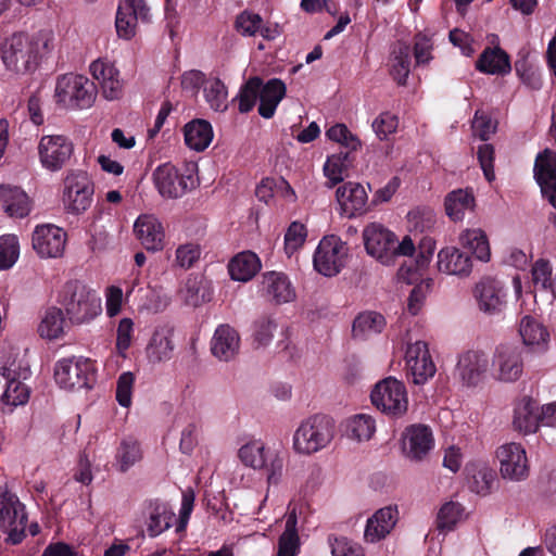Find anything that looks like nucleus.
<instances>
[{"label":"nucleus","instance_id":"nucleus-23","mask_svg":"<svg viewBox=\"0 0 556 556\" xmlns=\"http://www.w3.org/2000/svg\"><path fill=\"white\" fill-rule=\"evenodd\" d=\"M261 294L274 305L291 303L296 299L295 287L281 271H267L262 276Z\"/></svg>","mask_w":556,"mask_h":556},{"label":"nucleus","instance_id":"nucleus-17","mask_svg":"<svg viewBox=\"0 0 556 556\" xmlns=\"http://www.w3.org/2000/svg\"><path fill=\"white\" fill-rule=\"evenodd\" d=\"M338 213L345 218H355L368 212V193L365 187L355 181H348L336 190Z\"/></svg>","mask_w":556,"mask_h":556},{"label":"nucleus","instance_id":"nucleus-12","mask_svg":"<svg viewBox=\"0 0 556 556\" xmlns=\"http://www.w3.org/2000/svg\"><path fill=\"white\" fill-rule=\"evenodd\" d=\"M404 359L406 376L416 386L425 384L435 375L437 367L425 341L408 343Z\"/></svg>","mask_w":556,"mask_h":556},{"label":"nucleus","instance_id":"nucleus-1","mask_svg":"<svg viewBox=\"0 0 556 556\" xmlns=\"http://www.w3.org/2000/svg\"><path fill=\"white\" fill-rule=\"evenodd\" d=\"M56 48L53 30L42 29L29 36L16 33L2 46V63L7 72L15 77L34 74Z\"/></svg>","mask_w":556,"mask_h":556},{"label":"nucleus","instance_id":"nucleus-61","mask_svg":"<svg viewBox=\"0 0 556 556\" xmlns=\"http://www.w3.org/2000/svg\"><path fill=\"white\" fill-rule=\"evenodd\" d=\"M135 383V376L130 371L123 372L116 384V400L123 407L131 405L132 388Z\"/></svg>","mask_w":556,"mask_h":556},{"label":"nucleus","instance_id":"nucleus-42","mask_svg":"<svg viewBox=\"0 0 556 556\" xmlns=\"http://www.w3.org/2000/svg\"><path fill=\"white\" fill-rule=\"evenodd\" d=\"M352 161L349 152H339L329 155L323 167L325 177L327 178L326 187L333 188L342 182L349 176V169Z\"/></svg>","mask_w":556,"mask_h":556},{"label":"nucleus","instance_id":"nucleus-29","mask_svg":"<svg viewBox=\"0 0 556 556\" xmlns=\"http://www.w3.org/2000/svg\"><path fill=\"white\" fill-rule=\"evenodd\" d=\"M134 232L146 250L155 252L163 249L165 231L154 215H140L134 224Z\"/></svg>","mask_w":556,"mask_h":556},{"label":"nucleus","instance_id":"nucleus-47","mask_svg":"<svg viewBox=\"0 0 556 556\" xmlns=\"http://www.w3.org/2000/svg\"><path fill=\"white\" fill-rule=\"evenodd\" d=\"M174 514L166 504L155 503L150 505L148 533L154 538L172 526Z\"/></svg>","mask_w":556,"mask_h":556},{"label":"nucleus","instance_id":"nucleus-52","mask_svg":"<svg viewBox=\"0 0 556 556\" xmlns=\"http://www.w3.org/2000/svg\"><path fill=\"white\" fill-rule=\"evenodd\" d=\"M409 48L406 45H399L393 51L391 59L390 74L399 85H404L409 74Z\"/></svg>","mask_w":556,"mask_h":556},{"label":"nucleus","instance_id":"nucleus-25","mask_svg":"<svg viewBox=\"0 0 556 556\" xmlns=\"http://www.w3.org/2000/svg\"><path fill=\"white\" fill-rule=\"evenodd\" d=\"M473 293L479 309L486 314L500 313L506 305L504 286L495 278H482L476 285Z\"/></svg>","mask_w":556,"mask_h":556},{"label":"nucleus","instance_id":"nucleus-19","mask_svg":"<svg viewBox=\"0 0 556 556\" xmlns=\"http://www.w3.org/2000/svg\"><path fill=\"white\" fill-rule=\"evenodd\" d=\"M0 374L7 380L2 402L10 406L24 405L28 401L29 390L20 379H26L28 369L22 367L15 358H8L1 366Z\"/></svg>","mask_w":556,"mask_h":556},{"label":"nucleus","instance_id":"nucleus-2","mask_svg":"<svg viewBox=\"0 0 556 556\" xmlns=\"http://www.w3.org/2000/svg\"><path fill=\"white\" fill-rule=\"evenodd\" d=\"M61 304L73 325L89 324L102 313V301L97 291L77 280L66 282Z\"/></svg>","mask_w":556,"mask_h":556},{"label":"nucleus","instance_id":"nucleus-57","mask_svg":"<svg viewBox=\"0 0 556 556\" xmlns=\"http://www.w3.org/2000/svg\"><path fill=\"white\" fill-rule=\"evenodd\" d=\"M495 479V472L486 464L475 466V472L470 482V488L477 494L485 495L490 492Z\"/></svg>","mask_w":556,"mask_h":556},{"label":"nucleus","instance_id":"nucleus-20","mask_svg":"<svg viewBox=\"0 0 556 556\" xmlns=\"http://www.w3.org/2000/svg\"><path fill=\"white\" fill-rule=\"evenodd\" d=\"M31 244L42 258L60 257L65 250L66 232L51 224L39 225L33 232Z\"/></svg>","mask_w":556,"mask_h":556},{"label":"nucleus","instance_id":"nucleus-5","mask_svg":"<svg viewBox=\"0 0 556 556\" xmlns=\"http://www.w3.org/2000/svg\"><path fill=\"white\" fill-rule=\"evenodd\" d=\"M334 438V426L330 418L314 415L304 419L295 429L292 448L299 455L309 456L326 448Z\"/></svg>","mask_w":556,"mask_h":556},{"label":"nucleus","instance_id":"nucleus-46","mask_svg":"<svg viewBox=\"0 0 556 556\" xmlns=\"http://www.w3.org/2000/svg\"><path fill=\"white\" fill-rule=\"evenodd\" d=\"M203 94L210 108L216 112H225L228 108V90L217 77H208L203 87Z\"/></svg>","mask_w":556,"mask_h":556},{"label":"nucleus","instance_id":"nucleus-41","mask_svg":"<svg viewBox=\"0 0 556 556\" xmlns=\"http://www.w3.org/2000/svg\"><path fill=\"white\" fill-rule=\"evenodd\" d=\"M66 320L63 311L59 307H50L45 312L39 325L38 333L42 339L53 341L64 337Z\"/></svg>","mask_w":556,"mask_h":556},{"label":"nucleus","instance_id":"nucleus-33","mask_svg":"<svg viewBox=\"0 0 556 556\" xmlns=\"http://www.w3.org/2000/svg\"><path fill=\"white\" fill-rule=\"evenodd\" d=\"M399 519L396 506H386L378 509L366 523L365 539L375 543L384 539L394 528Z\"/></svg>","mask_w":556,"mask_h":556},{"label":"nucleus","instance_id":"nucleus-44","mask_svg":"<svg viewBox=\"0 0 556 556\" xmlns=\"http://www.w3.org/2000/svg\"><path fill=\"white\" fill-rule=\"evenodd\" d=\"M465 519V508L458 502L448 501L441 505L435 518V527L441 533L453 531Z\"/></svg>","mask_w":556,"mask_h":556},{"label":"nucleus","instance_id":"nucleus-14","mask_svg":"<svg viewBox=\"0 0 556 556\" xmlns=\"http://www.w3.org/2000/svg\"><path fill=\"white\" fill-rule=\"evenodd\" d=\"M434 447L432 430L425 425H410L401 437V451L410 462H422Z\"/></svg>","mask_w":556,"mask_h":556},{"label":"nucleus","instance_id":"nucleus-11","mask_svg":"<svg viewBox=\"0 0 556 556\" xmlns=\"http://www.w3.org/2000/svg\"><path fill=\"white\" fill-rule=\"evenodd\" d=\"M37 151L41 166L54 173L68 163L74 153V144L63 135H46L40 138Z\"/></svg>","mask_w":556,"mask_h":556},{"label":"nucleus","instance_id":"nucleus-10","mask_svg":"<svg viewBox=\"0 0 556 556\" xmlns=\"http://www.w3.org/2000/svg\"><path fill=\"white\" fill-rule=\"evenodd\" d=\"M349 247L336 235L325 236L318 243L314 256V268L325 277L337 276L346 265Z\"/></svg>","mask_w":556,"mask_h":556},{"label":"nucleus","instance_id":"nucleus-60","mask_svg":"<svg viewBox=\"0 0 556 556\" xmlns=\"http://www.w3.org/2000/svg\"><path fill=\"white\" fill-rule=\"evenodd\" d=\"M262 17L250 11H243L236 18V29L243 36H255L262 28Z\"/></svg>","mask_w":556,"mask_h":556},{"label":"nucleus","instance_id":"nucleus-30","mask_svg":"<svg viewBox=\"0 0 556 556\" xmlns=\"http://www.w3.org/2000/svg\"><path fill=\"white\" fill-rule=\"evenodd\" d=\"M460 249L482 263L491 261V244L486 232L481 228H465L458 235Z\"/></svg>","mask_w":556,"mask_h":556},{"label":"nucleus","instance_id":"nucleus-26","mask_svg":"<svg viewBox=\"0 0 556 556\" xmlns=\"http://www.w3.org/2000/svg\"><path fill=\"white\" fill-rule=\"evenodd\" d=\"M149 9L143 0H122L116 12L115 26L119 38L129 40L136 34L137 21L148 18Z\"/></svg>","mask_w":556,"mask_h":556},{"label":"nucleus","instance_id":"nucleus-50","mask_svg":"<svg viewBox=\"0 0 556 556\" xmlns=\"http://www.w3.org/2000/svg\"><path fill=\"white\" fill-rule=\"evenodd\" d=\"M386 326L384 317L376 312H364L353 323L355 336L365 337L380 332Z\"/></svg>","mask_w":556,"mask_h":556},{"label":"nucleus","instance_id":"nucleus-13","mask_svg":"<svg viewBox=\"0 0 556 556\" xmlns=\"http://www.w3.org/2000/svg\"><path fill=\"white\" fill-rule=\"evenodd\" d=\"M495 458L504 479L521 481L528 477L529 460L522 444L508 442L500 445L495 451Z\"/></svg>","mask_w":556,"mask_h":556},{"label":"nucleus","instance_id":"nucleus-54","mask_svg":"<svg viewBox=\"0 0 556 556\" xmlns=\"http://www.w3.org/2000/svg\"><path fill=\"white\" fill-rule=\"evenodd\" d=\"M20 243L15 235L0 237V270L11 268L18 260Z\"/></svg>","mask_w":556,"mask_h":556},{"label":"nucleus","instance_id":"nucleus-34","mask_svg":"<svg viewBox=\"0 0 556 556\" xmlns=\"http://www.w3.org/2000/svg\"><path fill=\"white\" fill-rule=\"evenodd\" d=\"M31 210V200L20 187L0 186V211L11 217H25Z\"/></svg>","mask_w":556,"mask_h":556},{"label":"nucleus","instance_id":"nucleus-15","mask_svg":"<svg viewBox=\"0 0 556 556\" xmlns=\"http://www.w3.org/2000/svg\"><path fill=\"white\" fill-rule=\"evenodd\" d=\"M523 372V359L518 346L500 344L492 358V376L502 382L517 381Z\"/></svg>","mask_w":556,"mask_h":556},{"label":"nucleus","instance_id":"nucleus-63","mask_svg":"<svg viewBox=\"0 0 556 556\" xmlns=\"http://www.w3.org/2000/svg\"><path fill=\"white\" fill-rule=\"evenodd\" d=\"M106 315L112 318L122 312L124 292L118 286H109L104 290Z\"/></svg>","mask_w":556,"mask_h":556},{"label":"nucleus","instance_id":"nucleus-24","mask_svg":"<svg viewBox=\"0 0 556 556\" xmlns=\"http://www.w3.org/2000/svg\"><path fill=\"white\" fill-rule=\"evenodd\" d=\"M174 329L168 325L157 326L144 349L149 364L156 366L169 362L175 353Z\"/></svg>","mask_w":556,"mask_h":556},{"label":"nucleus","instance_id":"nucleus-9","mask_svg":"<svg viewBox=\"0 0 556 556\" xmlns=\"http://www.w3.org/2000/svg\"><path fill=\"white\" fill-rule=\"evenodd\" d=\"M94 363L86 357H66L56 362L55 382L65 390L89 388L94 380Z\"/></svg>","mask_w":556,"mask_h":556},{"label":"nucleus","instance_id":"nucleus-6","mask_svg":"<svg viewBox=\"0 0 556 556\" xmlns=\"http://www.w3.org/2000/svg\"><path fill=\"white\" fill-rule=\"evenodd\" d=\"M370 402L381 414L391 418H402L409 406L406 386L394 377L383 378L372 387Z\"/></svg>","mask_w":556,"mask_h":556},{"label":"nucleus","instance_id":"nucleus-55","mask_svg":"<svg viewBox=\"0 0 556 556\" xmlns=\"http://www.w3.org/2000/svg\"><path fill=\"white\" fill-rule=\"evenodd\" d=\"M307 238L306 226L292 222L285 233V252L290 257L304 245Z\"/></svg>","mask_w":556,"mask_h":556},{"label":"nucleus","instance_id":"nucleus-8","mask_svg":"<svg viewBox=\"0 0 556 556\" xmlns=\"http://www.w3.org/2000/svg\"><path fill=\"white\" fill-rule=\"evenodd\" d=\"M94 185L89 175L80 169L67 172L62 190L64 210L73 215L85 213L93 202Z\"/></svg>","mask_w":556,"mask_h":556},{"label":"nucleus","instance_id":"nucleus-22","mask_svg":"<svg viewBox=\"0 0 556 556\" xmlns=\"http://www.w3.org/2000/svg\"><path fill=\"white\" fill-rule=\"evenodd\" d=\"M89 72L104 99L112 101L122 97L123 81L114 63L108 59H97L89 65Z\"/></svg>","mask_w":556,"mask_h":556},{"label":"nucleus","instance_id":"nucleus-4","mask_svg":"<svg viewBox=\"0 0 556 556\" xmlns=\"http://www.w3.org/2000/svg\"><path fill=\"white\" fill-rule=\"evenodd\" d=\"M153 181L163 198L179 199L199 185L198 165L193 162L181 166L160 165L153 172Z\"/></svg>","mask_w":556,"mask_h":556},{"label":"nucleus","instance_id":"nucleus-32","mask_svg":"<svg viewBox=\"0 0 556 556\" xmlns=\"http://www.w3.org/2000/svg\"><path fill=\"white\" fill-rule=\"evenodd\" d=\"M542 425L541 407L530 397H522L514 408L513 426L515 430L528 434L534 433Z\"/></svg>","mask_w":556,"mask_h":556},{"label":"nucleus","instance_id":"nucleus-31","mask_svg":"<svg viewBox=\"0 0 556 556\" xmlns=\"http://www.w3.org/2000/svg\"><path fill=\"white\" fill-rule=\"evenodd\" d=\"M240 350V337L237 330L229 325H219L211 341L212 354L219 361L229 362L237 356Z\"/></svg>","mask_w":556,"mask_h":556},{"label":"nucleus","instance_id":"nucleus-35","mask_svg":"<svg viewBox=\"0 0 556 556\" xmlns=\"http://www.w3.org/2000/svg\"><path fill=\"white\" fill-rule=\"evenodd\" d=\"M179 299L189 306H200L212 299L210 283L200 275H189L178 290Z\"/></svg>","mask_w":556,"mask_h":556},{"label":"nucleus","instance_id":"nucleus-48","mask_svg":"<svg viewBox=\"0 0 556 556\" xmlns=\"http://www.w3.org/2000/svg\"><path fill=\"white\" fill-rule=\"evenodd\" d=\"M515 71L517 76L525 85L532 89H539L542 85L538 66L530 60L528 51H521L515 62Z\"/></svg>","mask_w":556,"mask_h":556},{"label":"nucleus","instance_id":"nucleus-49","mask_svg":"<svg viewBox=\"0 0 556 556\" xmlns=\"http://www.w3.org/2000/svg\"><path fill=\"white\" fill-rule=\"evenodd\" d=\"M116 465L121 471H127L142 458L139 443L131 439H124L116 451Z\"/></svg>","mask_w":556,"mask_h":556},{"label":"nucleus","instance_id":"nucleus-43","mask_svg":"<svg viewBox=\"0 0 556 556\" xmlns=\"http://www.w3.org/2000/svg\"><path fill=\"white\" fill-rule=\"evenodd\" d=\"M444 206L452 220L460 222L467 211L473 210L475 197L468 189H457L446 195Z\"/></svg>","mask_w":556,"mask_h":556},{"label":"nucleus","instance_id":"nucleus-53","mask_svg":"<svg viewBox=\"0 0 556 556\" xmlns=\"http://www.w3.org/2000/svg\"><path fill=\"white\" fill-rule=\"evenodd\" d=\"M262 79L260 77H251L240 88L235 100L238 101V110L240 113H249L254 108L260 93Z\"/></svg>","mask_w":556,"mask_h":556},{"label":"nucleus","instance_id":"nucleus-39","mask_svg":"<svg viewBox=\"0 0 556 556\" xmlns=\"http://www.w3.org/2000/svg\"><path fill=\"white\" fill-rule=\"evenodd\" d=\"M344 435L355 442L369 441L376 433V420L369 414H357L343 422Z\"/></svg>","mask_w":556,"mask_h":556},{"label":"nucleus","instance_id":"nucleus-38","mask_svg":"<svg viewBox=\"0 0 556 556\" xmlns=\"http://www.w3.org/2000/svg\"><path fill=\"white\" fill-rule=\"evenodd\" d=\"M262 268L260 257L251 251L235 255L229 264L228 271L231 279L241 282L250 281Z\"/></svg>","mask_w":556,"mask_h":556},{"label":"nucleus","instance_id":"nucleus-51","mask_svg":"<svg viewBox=\"0 0 556 556\" xmlns=\"http://www.w3.org/2000/svg\"><path fill=\"white\" fill-rule=\"evenodd\" d=\"M295 526L296 518L294 515H290L286 520L285 531L279 538L278 556H296L299 535Z\"/></svg>","mask_w":556,"mask_h":556},{"label":"nucleus","instance_id":"nucleus-37","mask_svg":"<svg viewBox=\"0 0 556 556\" xmlns=\"http://www.w3.org/2000/svg\"><path fill=\"white\" fill-rule=\"evenodd\" d=\"M286 85L277 78L269 79L265 85L260 87V105L258 113L264 118L274 116L280 101L286 96Z\"/></svg>","mask_w":556,"mask_h":556},{"label":"nucleus","instance_id":"nucleus-27","mask_svg":"<svg viewBox=\"0 0 556 556\" xmlns=\"http://www.w3.org/2000/svg\"><path fill=\"white\" fill-rule=\"evenodd\" d=\"M534 177L543 197L556 208V152L546 149L536 156Z\"/></svg>","mask_w":556,"mask_h":556},{"label":"nucleus","instance_id":"nucleus-7","mask_svg":"<svg viewBox=\"0 0 556 556\" xmlns=\"http://www.w3.org/2000/svg\"><path fill=\"white\" fill-rule=\"evenodd\" d=\"M238 458L249 468L264 470L268 485H277L283 476V457L277 452L266 450L262 441L253 440L238 450Z\"/></svg>","mask_w":556,"mask_h":556},{"label":"nucleus","instance_id":"nucleus-3","mask_svg":"<svg viewBox=\"0 0 556 556\" xmlns=\"http://www.w3.org/2000/svg\"><path fill=\"white\" fill-rule=\"evenodd\" d=\"M53 99L61 109L86 110L93 105L97 88L85 75L66 73L56 77Z\"/></svg>","mask_w":556,"mask_h":556},{"label":"nucleus","instance_id":"nucleus-28","mask_svg":"<svg viewBox=\"0 0 556 556\" xmlns=\"http://www.w3.org/2000/svg\"><path fill=\"white\" fill-rule=\"evenodd\" d=\"M437 267L446 275L466 278L472 273L473 261L462 249L450 245L439 251Z\"/></svg>","mask_w":556,"mask_h":556},{"label":"nucleus","instance_id":"nucleus-62","mask_svg":"<svg viewBox=\"0 0 556 556\" xmlns=\"http://www.w3.org/2000/svg\"><path fill=\"white\" fill-rule=\"evenodd\" d=\"M134 337V321L132 319L125 317L118 323L116 329V350L121 355L130 348Z\"/></svg>","mask_w":556,"mask_h":556},{"label":"nucleus","instance_id":"nucleus-18","mask_svg":"<svg viewBox=\"0 0 556 556\" xmlns=\"http://www.w3.org/2000/svg\"><path fill=\"white\" fill-rule=\"evenodd\" d=\"M26 519L25 507L15 495L8 492L0 494V528L9 532L12 543L21 542Z\"/></svg>","mask_w":556,"mask_h":556},{"label":"nucleus","instance_id":"nucleus-56","mask_svg":"<svg viewBox=\"0 0 556 556\" xmlns=\"http://www.w3.org/2000/svg\"><path fill=\"white\" fill-rule=\"evenodd\" d=\"M326 136L329 140L339 143L350 152L357 151L361 148V140L344 124L331 126Z\"/></svg>","mask_w":556,"mask_h":556},{"label":"nucleus","instance_id":"nucleus-45","mask_svg":"<svg viewBox=\"0 0 556 556\" xmlns=\"http://www.w3.org/2000/svg\"><path fill=\"white\" fill-rule=\"evenodd\" d=\"M519 333L526 345L542 346L548 341L546 328L530 315H525L519 325Z\"/></svg>","mask_w":556,"mask_h":556},{"label":"nucleus","instance_id":"nucleus-40","mask_svg":"<svg viewBox=\"0 0 556 556\" xmlns=\"http://www.w3.org/2000/svg\"><path fill=\"white\" fill-rule=\"evenodd\" d=\"M213 137L212 125L204 119H194L185 126V142L194 151H204L211 144Z\"/></svg>","mask_w":556,"mask_h":556},{"label":"nucleus","instance_id":"nucleus-64","mask_svg":"<svg viewBox=\"0 0 556 556\" xmlns=\"http://www.w3.org/2000/svg\"><path fill=\"white\" fill-rule=\"evenodd\" d=\"M330 545L332 556H365L362 546L346 538H336Z\"/></svg>","mask_w":556,"mask_h":556},{"label":"nucleus","instance_id":"nucleus-21","mask_svg":"<svg viewBox=\"0 0 556 556\" xmlns=\"http://www.w3.org/2000/svg\"><path fill=\"white\" fill-rule=\"evenodd\" d=\"M490 369V359L486 353L478 350H469L460 354L456 375L467 387H477L486 377Z\"/></svg>","mask_w":556,"mask_h":556},{"label":"nucleus","instance_id":"nucleus-16","mask_svg":"<svg viewBox=\"0 0 556 556\" xmlns=\"http://www.w3.org/2000/svg\"><path fill=\"white\" fill-rule=\"evenodd\" d=\"M365 250L383 265H390L394 258L395 235L378 223L368 224L363 230Z\"/></svg>","mask_w":556,"mask_h":556},{"label":"nucleus","instance_id":"nucleus-58","mask_svg":"<svg viewBox=\"0 0 556 556\" xmlns=\"http://www.w3.org/2000/svg\"><path fill=\"white\" fill-rule=\"evenodd\" d=\"M201 249L197 243H185L180 244L175 252V266L189 269L191 268L200 258Z\"/></svg>","mask_w":556,"mask_h":556},{"label":"nucleus","instance_id":"nucleus-36","mask_svg":"<svg viewBox=\"0 0 556 556\" xmlns=\"http://www.w3.org/2000/svg\"><path fill=\"white\" fill-rule=\"evenodd\" d=\"M476 68L488 75H506L510 72V59L500 47L485 48L476 62Z\"/></svg>","mask_w":556,"mask_h":556},{"label":"nucleus","instance_id":"nucleus-59","mask_svg":"<svg viewBox=\"0 0 556 556\" xmlns=\"http://www.w3.org/2000/svg\"><path fill=\"white\" fill-rule=\"evenodd\" d=\"M397 126L396 115L390 112L380 113L371 124L372 130L380 140H387L389 136L396 131Z\"/></svg>","mask_w":556,"mask_h":556}]
</instances>
